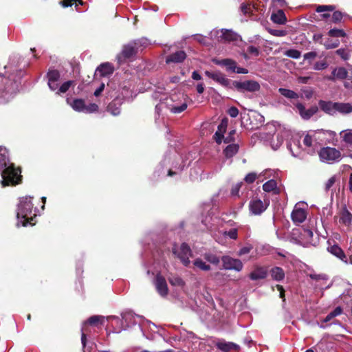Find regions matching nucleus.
<instances>
[{
    "instance_id": "obj_1",
    "label": "nucleus",
    "mask_w": 352,
    "mask_h": 352,
    "mask_svg": "<svg viewBox=\"0 0 352 352\" xmlns=\"http://www.w3.org/2000/svg\"><path fill=\"white\" fill-rule=\"evenodd\" d=\"M1 171L2 180L1 182L3 187L9 185L19 184L21 176V171L14 168L12 164H10L8 160V151L6 148L0 146V172Z\"/></svg>"
},
{
    "instance_id": "obj_2",
    "label": "nucleus",
    "mask_w": 352,
    "mask_h": 352,
    "mask_svg": "<svg viewBox=\"0 0 352 352\" xmlns=\"http://www.w3.org/2000/svg\"><path fill=\"white\" fill-rule=\"evenodd\" d=\"M32 208V197H25L20 199L16 212L17 226H19L20 224L25 226L29 219H32L31 217Z\"/></svg>"
},
{
    "instance_id": "obj_3",
    "label": "nucleus",
    "mask_w": 352,
    "mask_h": 352,
    "mask_svg": "<svg viewBox=\"0 0 352 352\" xmlns=\"http://www.w3.org/2000/svg\"><path fill=\"white\" fill-rule=\"evenodd\" d=\"M148 45L146 39L142 38L132 41L123 47L121 54L118 56L119 61L122 57L129 58L135 55L140 47H145Z\"/></svg>"
},
{
    "instance_id": "obj_4",
    "label": "nucleus",
    "mask_w": 352,
    "mask_h": 352,
    "mask_svg": "<svg viewBox=\"0 0 352 352\" xmlns=\"http://www.w3.org/2000/svg\"><path fill=\"white\" fill-rule=\"evenodd\" d=\"M321 161L329 164L339 161L341 157L340 152L335 148L325 147L319 152Z\"/></svg>"
},
{
    "instance_id": "obj_5",
    "label": "nucleus",
    "mask_w": 352,
    "mask_h": 352,
    "mask_svg": "<svg viewBox=\"0 0 352 352\" xmlns=\"http://www.w3.org/2000/svg\"><path fill=\"white\" fill-rule=\"evenodd\" d=\"M270 200L264 199L263 201L260 199L254 198L250 201L249 208L251 214L259 215L262 214L269 206Z\"/></svg>"
},
{
    "instance_id": "obj_6",
    "label": "nucleus",
    "mask_w": 352,
    "mask_h": 352,
    "mask_svg": "<svg viewBox=\"0 0 352 352\" xmlns=\"http://www.w3.org/2000/svg\"><path fill=\"white\" fill-rule=\"evenodd\" d=\"M172 251L184 265L187 266L190 263L189 257L191 256V250L187 244L182 243L179 248L174 245Z\"/></svg>"
},
{
    "instance_id": "obj_7",
    "label": "nucleus",
    "mask_w": 352,
    "mask_h": 352,
    "mask_svg": "<svg viewBox=\"0 0 352 352\" xmlns=\"http://www.w3.org/2000/svg\"><path fill=\"white\" fill-rule=\"evenodd\" d=\"M210 36L214 37L219 41L225 42L236 41L239 37L237 34L228 30H213L210 32Z\"/></svg>"
},
{
    "instance_id": "obj_8",
    "label": "nucleus",
    "mask_w": 352,
    "mask_h": 352,
    "mask_svg": "<svg viewBox=\"0 0 352 352\" xmlns=\"http://www.w3.org/2000/svg\"><path fill=\"white\" fill-rule=\"evenodd\" d=\"M292 236H296L294 237V239L297 243H309L311 239L313 237V232L309 229L305 228H296L292 230Z\"/></svg>"
},
{
    "instance_id": "obj_9",
    "label": "nucleus",
    "mask_w": 352,
    "mask_h": 352,
    "mask_svg": "<svg viewBox=\"0 0 352 352\" xmlns=\"http://www.w3.org/2000/svg\"><path fill=\"white\" fill-rule=\"evenodd\" d=\"M72 107L77 111L93 113L98 110V107L96 104L90 103L86 105L85 101L82 99H76L71 104Z\"/></svg>"
},
{
    "instance_id": "obj_10",
    "label": "nucleus",
    "mask_w": 352,
    "mask_h": 352,
    "mask_svg": "<svg viewBox=\"0 0 352 352\" xmlns=\"http://www.w3.org/2000/svg\"><path fill=\"white\" fill-rule=\"evenodd\" d=\"M221 261L223 267L226 270L240 272L243 267V265L239 259L233 258L229 256H223Z\"/></svg>"
},
{
    "instance_id": "obj_11",
    "label": "nucleus",
    "mask_w": 352,
    "mask_h": 352,
    "mask_svg": "<svg viewBox=\"0 0 352 352\" xmlns=\"http://www.w3.org/2000/svg\"><path fill=\"white\" fill-rule=\"evenodd\" d=\"M236 87L239 90L254 92L259 90L260 85L254 80H245L237 82L236 83Z\"/></svg>"
},
{
    "instance_id": "obj_12",
    "label": "nucleus",
    "mask_w": 352,
    "mask_h": 352,
    "mask_svg": "<svg viewBox=\"0 0 352 352\" xmlns=\"http://www.w3.org/2000/svg\"><path fill=\"white\" fill-rule=\"evenodd\" d=\"M296 107L298 111L304 120H309L311 116L317 113L318 108L316 106H312L309 109H306L305 106L300 102L296 104Z\"/></svg>"
},
{
    "instance_id": "obj_13",
    "label": "nucleus",
    "mask_w": 352,
    "mask_h": 352,
    "mask_svg": "<svg viewBox=\"0 0 352 352\" xmlns=\"http://www.w3.org/2000/svg\"><path fill=\"white\" fill-rule=\"evenodd\" d=\"M155 285L159 294L163 297L166 296L168 293V289L166 279L161 276L157 274L155 280Z\"/></svg>"
},
{
    "instance_id": "obj_14",
    "label": "nucleus",
    "mask_w": 352,
    "mask_h": 352,
    "mask_svg": "<svg viewBox=\"0 0 352 352\" xmlns=\"http://www.w3.org/2000/svg\"><path fill=\"white\" fill-rule=\"evenodd\" d=\"M337 217L339 223L345 226H350L352 223V214L348 210L346 206H344L338 212Z\"/></svg>"
},
{
    "instance_id": "obj_15",
    "label": "nucleus",
    "mask_w": 352,
    "mask_h": 352,
    "mask_svg": "<svg viewBox=\"0 0 352 352\" xmlns=\"http://www.w3.org/2000/svg\"><path fill=\"white\" fill-rule=\"evenodd\" d=\"M114 68L109 63H102L99 65L96 71V75L101 77H108L113 72Z\"/></svg>"
},
{
    "instance_id": "obj_16",
    "label": "nucleus",
    "mask_w": 352,
    "mask_h": 352,
    "mask_svg": "<svg viewBox=\"0 0 352 352\" xmlns=\"http://www.w3.org/2000/svg\"><path fill=\"white\" fill-rule=\"evenodd\" d=\"M317 134V132L308 133L303 139L305 146L311 148L312 150L316 149L318 147Z\"/></svg>"
},
{
    "instance_id": "obj_17",
    "label": "nucleus",
    "mask_w": 352,
    "mask_h": 352,
    "mask_svg": "<svg viewBox=\"0 0 352 352\" xmlns=\"http://www.w3.org/2000/svg\"><path fill=\"white\" fill-rule=\"evenodd\" d=\"M306 217V211L296 206L292 213V219L294 222L296 223H301L305 220Z\"/></svg>"
},
{
    "instance_id": "obj_18",
    "label": "nucleus",
    "mask_w": 352,
    "mask_h": 352,
    "mask_svg": "<svg viewBox=\"0 0 352 352\" xmlns=\"http://www.w3.org/2000/svg\"><path fill=\"white\" fill-rule=\"evenodd\" d=\"M103 320V318L99 316H94L90 317L87 322H85L82 327V335H81V342L82 346L85 347L86 344V335L84 333L85 327L88 323L91 325L96 324L98 322H101V320Z\"/></svg>"
},
{
    "instance_id": "obj_19",
    "label": "nucleus",
    "mask_w": 352,
    "mask_h": 352,
    "mask_svg": "<svg viewBox=\"0 0 352 352\" xmlns=\"http://www.w3.org/2000/svg\"><path fill=\"white\" fill-rule=\"evenodd\" d=\"M347 74L348 72L345 68L337 67L332 71L331 75L327 76L326 78L329 80H343L346 78Z\"/></svg>"
},
{
    "instance_id": "obj_20",
    "label": "nucleus",
    "mask_w": 352,
    "mask_h": 352,
    "mask_svg": "<svg viewBox=\"0 0 352 352\" xmlns=\"http://www.w3.org/2000/svg\"><path fill=\"white\" fill-rule=\"evenodd\" d=\"M228 126V120L226 118L223 119L218 126V129L214 133V138L217 144H221L223 134L226 132Z\"/></svg>"
},
{
    "instance_id": "obj_21",
    "label": "nucleus",
    "mask_w": 352,
    "mask_h": 352,
    "mask_svg": "<svg viewBox=\"0 0 352 352\" xmlns=\"http://www.w3.org/2000/svg\"><path fill=\"white\" fill-rule=\"evenodd\" d=\"M267 275V270L263 267H256L250 274L249 277L252 280L263 279Z\"/></svg>"
},
{
    "instance_id": "obj_22",
    "label": "nucleus",
    "mask_w": 352,
    "mask_h": 352,
    "mask_svg": "<svg viewBox=\"0 0 352 352\" xmlns=\"http://www.w3.org/2000/svg\"><path fill=\"white\" fill-rule=\"evenodd\" d=\"M319 107L323 111L328 114L333 115L336 113V102L320 100L319 102Z\"/></svg>"
},
{
    "instance_id": "obj_23",
    "label": "nucleus",
    "mask_w": 352,
    "mask_h": 352,
    "mask_svg": "<svg viewBox=\"0 0 352 352\" xmlns=\"http://www.w3.org/2000/svg\"><path fill=\"white\" fill-rule=\"evenodd\" d=\"M186 57V53L184 51H177L169 56H168L166 58V62L167 63H182L185 60Z\"/></svg>"
},
{
    "instance_id": "obj_24",
    "label": "nucleus",
    "mask_w": 352,
    "mask_h": 352,
    "mask_svg": "<svg viewBox=\"0 0 352 352\" xmlns=\"http://www.w3.org/2000/svg\"><path fill=\"white\" fill-rule=\"evenodd\" d=\"M205 75L221 85H226L228 83V79L219 72H211L206 71Z\"/></svg>"
},
{
    "instance_id": "obj_25",
    "label": "nucleus",
    "mask_w": 352,
    "mask_h": 352,
    "mask_svg": "<svg viewBox=\"0 0 352 352\" xmlns=\"http://www.w3.org/2000/svg\"><path fill=\"white\" fill-rule=\"evenodd\" d=\"M328 251L332 254L333 255L336 256L338 258H340L341 261L347 263L346 256L345 254L344 253L343 250L338 245H333L328 248Z\"/></svg>"
},
{
    "instance_id": "obj_26",
    "label": "nucleus",
    "mask_w": 352,
    "mask_h": 352,
    "mask_svg": "<svg viewBox=\"0 0 352 352\" xmlns=\"http://www.w3.org/2000/svg\"><path fill=\"white\" fill-rule=\"evenodd\" d=\"M217 348L223 352H229L232 350L238 351L239 346L233 342H219L217 344Z\"/></svg>"
},
{
    "instance_id": "obj_27",
    "label": "nucleus",
    "mask_w": 352,
    "mask_h": 352,
    "mask_svg": "<svg viewBox=\"0 0 352 352\" xmlns=\"http://www.w3.org/2000/svg\"><path fill=\"white\" fill-rule=\"evenodd\" d=\"M214 63L217 65L225 66L228 70L235 72L236 69V62L231 59H223V60H214Z\"/></svg>"
},
{
    "instance_id": "obj_28",
    "label": "nucleus",
    "mask_w": 352,
    "mask_h": 352,
    "mask_svg": "<svg viewBox=\"0 0 352 352\" xmlns=\"http://www.w3.org/2000/svg\"><path fill=\"white\" fill-rule=\"evenodd\" d=\"M271 20L277 24H284L287 21L285 14L282 10H279L276 13H273L271 16Z\"/></svg>"
},
{
    "instance_id": "obj_29",
    "label": "nucleus",
    "mask_w": 352,
    "mask_h": 352,
    "mask_svg": "<svg viewBox=\"0 0 352 352\" xmlns=\"http://www.w3.org/2000/svg\"><path fill=\"white\" fill-rule=\"evenodd\" d=\"M270 274L272 278L276 281L282 280L285 278V272L283 270L279 267H273L270 270Z\"/></svg>"
},
{
    "instance_id": "obj_30",
    "label": "nucleus",
    "mask_w": 352,
    "mask_h": 352,
    "mask_svg": "<svg viewBox=\"0 0 352 352\" xmlns=\"http://www.w3.org/2000/svg\"><path fill=\"white\" fill-rule=\"evenodd\" d=\"M349 113L352 112V105L349 103L336 102V113Z\"/></svg>"
},
{
    "instance_id": "obj_31",
    "label": "nucleus",
    "mask_w": 352,
    "mask_h": 352,
    "mask_svg": "<svg viewBox=\"0 0 352 352\" xmlns=\"http://www.w3.org/2000/svg\"><path fill=\"white\" fill-rule=\"evenodd\" d=\"M168 281L172 286L179 288H183L185 285V282L183 280V279L176 275L168 277Z\"/></svg>"
},
{
    "instance_id": "obj_32",
    "label": "nucleus",
    "mask_w": 352,
    "mask_h": 352,
    "mask_svg": "<svg viewBox=\"0 0 352 352\" xmlns=\"http://www.w3.org/2000/svg\"><path fill=\"white\" fill-rule=\"evenodd\" d=\"M276 186V182L274 179H270L263 185V189L264 191L267 192H274L275 193H277Z\"/></svg>"
},
{
    "instance_id": "obj_33",
    "label": "nucleus",
    "mask_w": 352,
    "mask_h": 352,
    "mask_svg": "<svg viewBox=\"0 0 352 352\" xmlns=\"http://www.w3.org/2000/svg\"><path fill=\"white\" fill-rule=\"evenodd\" d=\"M239 151V146L236 144H232L228 145L224 149V154L227 157H232L234 156Z\"/></svg>"
},
{
    "instance_id": "obj_34",
    "label": "nucleus",
    "mask_w": 352,
    "mask_h": 352,
    "mask_svg": "<svg viewBox=\"0 0 352 352\" xmlns=\"http://www.w3.org/2000/svg\"><path fill=\"white\" fill-rule=\"evenodd\" d=\"M278 91L282 96H285L287 98H289V99L298 98V94L292 90L285 89V88H280L278 89Z\"/></svg>"
},
{
    "instance_id": "obj_35",
    "label": "nucleus",
    "mask_w": 352,
    "mask_h": 352,
    "mask_svg": "<svg viewBox=\"0 0 352 352\" xmlns=\"http://www.w3.org/2000/svg\"><path fill=\"white\" fill-rule=\"evenodd\" d=\"M340 181V175H334L331 177L325 183L324 189L326 191H329L336 182H339Z\"/></svg>"
},
{
    "instance_id": "obj_36",
    "label": "nucleus",
    "mask_w": 352,
    "mask_h": 352,
    "mask_svg": "<svg viewBox=\"0 0 352 352\" xmlns=\"http://www.w3.org/2000/svg\"><path fill=\"white\" fill-rule=\"evenodd\" d=\"M108 111L113 116H118L120 113V105L116 102H112L108 105Z\"/></svg>"
},
{
    "instance_id": "obj_37",
    "label": "nucleus",
    "mask_w": 352,
    "mask_h": 352,
    "mask_svg": "<svg viewBox=\"0 0 352 352\" xmlns=\"http://www.w3.org/2000/svg\"><path fill=\"white\" fill-rule=\"evenodd\" d=\"M194 265L203 271H209L210 270V266L206 264L201 258H197L195 260Z\"/></svg>"
},
{
    "instance_id": "obj_38",
    "label": "nucleus",
    "mask_w": 352,
    "mask_h": 352,
    "mask_svg": "<svg viewBox=\"0 0 352 352\" xmlns=\"http://www.w3.org/2000/svg\"><path fill=\"white\" fill-rule=\"evenodd\" d=\"M204 258L207 261L214 265H217L219 263V257L217 255L212 253H206L204 254Z\"/></svg>"
},
{
    "instance_id": "obj_39",
    "label": "nucleus",
    "mask_w": 352,
    "mask_h": 352,
    "mask_svg": "<svg viewBox=\"0 0 352 352\" xmlns=\"http://www.w3.org/2000/svg\"><path fill=\"white\" fill-rule=\"evenodd\" d=\"M48 81H58L60 74L57 70H50L47 73Z\"/></svg>"
},
{
    "instance_id": "obj_40",
    "label": "nucleus",
    "mask_w": 352,
    "mask_h": 352,
    "mask_svg": "<svg viewBox=\"0 0 352 352\" xmlns=\"http://www.w3.org/2000/svg\"><path fill=\"white\" fill-rule=\"evenodd\" d=\"M330 36L333 37H344L346 36L345 32L340 29H331L328 32Z\"/></svg>"
},
{
    "instance_id": "obj_41",
    "label": "nucleus",
    "mask_w": 352,
    "mask_h": 352,
    "mask_svg": "<svg viewBox=\"0 0 352 352\" xmlns=\"http://www.w3.org/2000/svg\"><path fill=\"white\" fill-rule=\"evenodd\" d=\"M188 104L184 102L179 106H173L170 108V111L173 113H179L183 112L187 109Z\"/></svg>"
},
{
    "instance_id": "obj_42",
    "label": "nucleus",
    "mask_w": 352,
    "mask_h": 352,
    "mask_svg": "<svg viewBox=\"0 0 352 352\" xmlns=\"http://www.w3.org/2000/svg\"><path fill=\"white\" fill-rule=\"evenodd\" d=\"M285 54L289 57L296 59L299 58L300 57V52L298 50L294 49L287 50Z\"/></svg>"
},
{
    "instance_id": "obj_43",
    "label": "nucleus",
    "mask_w": 352,
    "mask_h": 352,
    "mask_svg": "<svg viewBox=\"0 0 352 352\" xmlns=\"http://www.w3.org/2000/svg\"><path fill=\"white\" fill-rule=\"evenodd\" d=\"M247 53L252 56H258L260 54V50L257 47L249 45L247 47Z\"/></svg>"
},
{
    "instance_id": "obj_44",
    "label": "nucleus",
    "mask_w": 352,
    "mask_h": 352,
    "mask_svg": "<svg viewBox=\"0 0 352 352\" xmlns=\"http://www.w3.org/2000/svg\"><path fill=\"white\" fill-rule=\"evenodd\" d=\"M74 84V82L72 80H69L64 82L59 88L58 91L60 93H65L69 87Z\"/></svg>"
},
{
    "instance_id": "obj_45",
    "label": "nucleus",
    "mask_w": 352,
    "mask_h": 352,
    "mask_svg": "<svg viewBox=\"0 0 352 352\" xmlns=\"http://www.w3.org/2000/svg\"><path fill=\"white\" fill-rule=\"evenodd\" d=\"M225 236H228L230 239H236L238 236L237 230L236 228H232L229 231H225L223 232Z\"/></svg>"
},
{
    "instance_id": "obj_46",
    "label": "nucleus",
    "mask_w": 352,
    "mask_h": 352,
    "mask_svg": "<svg viewBox=\"0 0 352 352\" xmlns=\"http://www.w3.org/2000/svg\"><path fill=\"white\" fill-rule=\"evenodd\" d=\"M261 175V174L257 176V175L254 173H248L245 177V181L247 183L252 184L256 180L257 177L258 178Z\"/></svg>"
},
{
    "instance_id": "obj_47",
    "label": "nucleus",
    "mask_w": 352,
    "mask_h": 352,
    "mask_svg": "<svg viewBox=\"0 0 352 352\" xmlns=\"http://www.w3.org/2000/svg\"><path fill=\"white\" fill-rule=\"evenodd\" d=\"M335 7L333 6H318L316 8L317 12H322L325 11H333L334 10Z\"/></svg>"
},
{
    "instance_id": "obj_48",
    "label": "nucleus",
    "mask_w": 352,
    "mask_h": 352,
    "mask_svg": "<svg viewBox=\"0 0 352 352\" xmlns=\"http://www.w3.org/2000/svg\"><path fill=\"white\" fill-rule=\"evenodd\" d=\"M268 32L275 36H284L286 35V32L285 30L269 29Z\"/></svg>"
},
{
    "instance_id": "obj_49",
    "label": "nucleus",
    "mask_w": 352,
    "mask_h": 352,
    "mask_svg": "<svg viewBox=\"0 0 352 352\" xmlns=\"http://www.w3.org/2000/svg\"><path fill=\"white\" fill-rule=\"evenodd\" d=\"M343 17V14L342 12L339 11H336L333 12L332 15V21L334 23H338L340 22L342 19Z\"/></svg>"
},
{
    "instance_id": "obj_50",
    "label": "nucleus",
    "mask_w": 352,
    "mask_h": 352,
    "mask_svg": "<svg viewBox=\"0 0 352 352\" xmlns=\"http://www.w3.org/2000/svg\"><path fill=\"white\" fill-rule=\"evenodd\" d=\"M328 67V64L326 61H320L315 63L314 69L316 70H322Z\"/></svg>"
},
{
    "instance_id": "obj_51",
    "label": "nucleus",
    "mask_w": 352,
    "mask_h": 352,
    "mask_svg": "<svg viewBox=\"0 0 352 352\" xmlns=\"http://www.w3.org/2000/svg\"><path fill=\"white\" fill-rule=\"evenodd\" d=\"M336 54L341 56L342 59L346 60L349 58L348 52L344 49H339L336 51Z\"/></svg>"
},
{
    "instance_id": "obj_52",
    "label": "nucleus",
    "mask_w": 352,
    "mask_h": 352,
    "mask_svg": "<svg viewBox=\"0 0 352 352\" xmlns=\"http://www.w3.org/2000/svg\"><path fill=\"white\" fill-rule=\"evenodd\" d=\"M276 139H277V143L276 144L274 143V140H272V146L274 149H276L277 148H278L283 142V138L281 135H277Z\"/></svg>"
},
{
    "instance_id": "obj_53",
    "label": "nucleus",
    "mask_w": 352,
    "mask_h": 352,
    "mask_svg": "<svg viewBox=\"0 0 352 352\" xmlns=\"http://www.w3.org/2000/svg\"><path fill=\"white\" fill-rule=\"evenodd\" d=\"M241 10L243 14H248L252 10V6L250 4L242 3L241 5Z\"/></svg>"
},
{
    "instance_id": "obj_54",
    "label": "nucleus",
    "mask_w": 352,
    "mask_h": 352,
    "mask_svg": "<svg viewBox=\"0 0 352 352\" xmlns=\"http://www.w3.org/2000/svg\"><path fill=\"white\" fill-rule=\"evenodd\" d=\"M339 45V41H336L335 42H331V41H328L325 42L324 46L327 49H333L336 48Z\"/></svg>"
},
{
    "instance_id": "obj_55",
    "label": "nucleus",
    "mask_w": 352,
    "mask_h": 352,
    "mask_svg": "<svg viewBox=\"0 0 352 352\" xmlns=\"http://www.w3.org/2000/svg\"><path fill=\"white\" fill-rule=\"evenodd\" d=\"M252 250L251 246H245L240 249V250L238 252L237 255L238 256H242L244 254H247L250 253V250Z\"/></svg>"
},
{
    "instance_id": "obj_56",
    "label": "nucleus",
    "mask_w": 352,
    "mask_h": 352,
    "mask_svg": "<svg viewBox=\"0 0 352 352\" xmlns=\"http://www.w3.org/2000/svg\"><path fill=\"white\" fill-rule=\"evenodd\" d=\"M228 114L232 118H236L239 114V110L237 108L234 107H232L228 109Z\"/></svg>"
},
{
    "instance_id": "obj_57",
    "label": "nucleus",
    "mask_w": 352,
    "mask_h": 352,
    "mask_svg": "<svg viewBox=\"0 0 352 352\" xmlns=\"http://www.w3.org/2000/svg\"><path fill=\"white\" fill-rule=\"evenodd\" d=\"M333 318H334L333 314H331V313H329L326 316V318L322 320V323L320 324H319V327L320 328L324 329L326 327V326L324 325L322 323L323 322H327L330 321L331 319H333Z\"/></svg>"
},
{
    "instance_id": "obj_58",
    "label": "nucleus",
    "mask_w": 352,
    "mask_h": 352,
    "mask_svg": "<svg viewBox=\"0 0 352 352\" xmlns=\"http://www.w3.org/2000/svg\"><path fill=\"white\" fill-rule=\"evenodd\" d=\"M344 140L348 143H352V131H347L343 136Z\"/></svg>"
},
{
    "instance_id": "obj_59",
    "label": "nucleus",
    "mask_w": 352,
    "mask_h": 352,
    "mask_svg": "<svg viewBox=\"0 0 352 352\" xmlns=\"http://www.w3.org/2000/svg\"><path fill=\"white\" fill-rule=\"evenodd\" d=\"M193 38L195 41H198L200 43H202L204 45L206 44V37L204 36L201 34H195L193 36Z\"/></svg>"
},
{
    "instance_id": "obj_60",
    "label": "nucleus",
    "mask_w": 352,
    "mask_h": 352,
    "mask_svg": "<svg viewBox=\"0 0 352 352\" xmlns=\"http://www.w3.org/2000/svg\"><path fill=\"white\" fill-rule=\"evenodd\" d=\"M241 184H236L235 186H234L231 190V194L233 196H236L239 194L240 188H241Z\"/></svg>"
},
{
    "instance_id": "obj_61",
    "label": "nucleus",
    "mask_w": 352,
    "mask_h": 352,
    "mask_svg": "<svg viewBox=\"0 0 352 352\" xmlns=\"http://www.w3.org/2000/svg\"><path fill=\"white\" fill-rule=\"evenodd\" d=\"M80 0H63L61 4L63 7L72 6L74 3L79 1Z\"/></svg>"
},
{
    "instance_id": "obj_62",
    "label": "nucleus",
    "mask_w": 352,
    "mask_h": 352,
    "mask_svg": "<svg viewBox=\"0 0 352 352\" xmlns=\"http://www.w3.org/2000/svg\"><path fill=\"white\" fill-rule=\"evenodd\" d=\"M317 56V53L315 52H310L304 54V59L309 60L314 59Z\"/></svg>"
},
{
    "instance_id": "obj_63",
    "label": "nucleus",
    "mask_w": 352,
    "mask_h": 352,
    "mask_svg": "<svg viewBox=\"0 0 352 352\" xmlns=\"http://www.w3.org/2000/svg\"><path fill=\"white\" fill-rule=\"evenodd\" d=\"M276 288L279 291L280 298H283V301H285V290H284L283 286L277 285Z\"/></svg>"
},
{
    "instance_id": "obj_64",
    "label": "nucleus",
    "mask_w": 352,
    "mask_h": 352,
    "mask_svg": "<svg viewBox=\"0 0 352 352\" xmlns=\"http://www.w3.org/2000/svg\"><path fill=\"white\" fill-rule=\"evenodd\" d=\"M58 81H48V86L52 90H56L58 88Z\"/></svg>"
}]
</instances>
